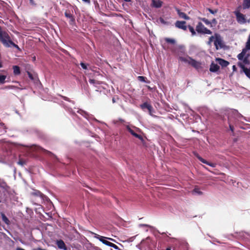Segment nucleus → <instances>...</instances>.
Returning <instances> with one entry per match:
<instances>
[{"instance_id": "obj_41", "label": "nucleus", "mask_w": 250, "mask_h": 250, "mask_svg": "<svg viewBox=\"0 0 250 250\" xmlns=\"http://www.w3.org/2000/svg\"><path fill=\"white\" fill-rule=\"evenodd\" d=\"M80 65L81 66V67L83 69H87V65L86 64H85L83 62H81L80 63Z\"/></svg>"}, {"instance_id": "obj_38", "label": "nucleus", "mask_w": 250, "mask_h": 250, "mask_svg": "<svg viewBox=\"0 0 250 250\" xmlns=\"http://www.w3.org/2000/svg\"><path fill=\"white\" fill-rule=\"evenodd\" d=\"M9 44H10V46H13L15 48L18 49V50H20V48H19V46L18 45L16 44L15 43H14L12 41L11 42V43H10Z\"/></svg>"}, {"instance_id": "obj_43", "label": "nucleus", "mask_w": 250, "mask_h": 250, "mask_svg": "<svg viewBox=\"0 0 250 250\" xmlns=\"http://www.w3.org/2000/svg\"><path fill=\"white\" fill-rule=\"evenodd\" d=\"M75 21V19H74V17H73L71 19H70L69 23L70 24H73L74 23Z\"/></svg>"}, {"instance_id": "obj_28", "label": "nucleus", "mask_w": 250, "mask_h": 250, "mask_svg": "<svg viewBox=\"0 0 250 250\" xmlns=\"http://www.w3.org/2000/svg\"><path fill=\"white\" fill-rule=\"evenodd\" d=\"M195 156H196V157L198 159V160L199 161H200L202 163H204V164H208V162L207 160H205L204 159H203V158H202L200 156H199L198 154H195Z\"/></svg>"}, {"instance_id": "obj_7", "label": "nucleus", "mask_w": 250, "mask_h": 250, "mask_svg": "<svg viewBox=\"0 0 250 250\" xmlns=\"http://www.w3.org/2000/svg\"><path fill=\"white\" fill-rule=\"evenodd\" d=\"M234 14L236 16L237 22L239 24H245L247 22V20L245 18V16L241 13L239 11L236 10L234 11Z\"/></svg>"}, {"instance_id": "obj_57", "label": "nucleus", "mask_w": 250, "mask_h": 250, "mask_svg": "<svg viewBox=\"0 0 250 250\" xmlns=\"http://www.w3.org/2000/svg\"><path fill=\"white\" fill-rule=\"evenodd\" d=\"M16 250H24V249H23L22 248H18L16 249Z\"/></svg>"}, {"instance_id": "obj_59", "label": "nucleus", "mask_w": 250, "mask_h": 250, "mask_svg": "<svg viewBox=\"0 0 250 250\" xmlns=\"http://www.w3.org/2000/svg\"><path fill=\"white\" fill-rule=\"evenodd\" d=\"M119 121H120L121 122H124V120L122 119H119Z\"/></svg>"}, {"instance_id": "obj_36", "label": "nucleus", "mask_w": 250, "mask_h": 250, "mask_svg": "<svg viewBox=\"0 0 250 250\" xmlns=\"http://www.w3.org/2000/svg\"><path fill=\"white\" fill-rule=\"evenodd\" d=\"M26 164V161H24V160H20L18 162V164L21 166H24V165H25Z\"/></svg>"}, {"instance_id": "obj_1", "label": "nucleus", "mask_w": 250, "mask_h": 250, "mask_svg": "<svg viewBox=\"0 0 250 250\" xmlns=\"http://www.w3.org/2000/svg\"><path fill=\"white\" fill-rule=\"evenodd\" d=\"M179 60L190 65L197 70L202 68V63L200 62L197 61L188 55L185 57L180 56L179 57Z\"/></svg>"}, {"instance_id": "obj_39", "label": "nucleus", "mask_w": 250, "mask_h": 250, "mask_svg": "<svg viewBox=\"0 0 250 250\" xmlns=\"http://www.w3.org/2000/svg\"><path fill=\"white\" fill-rule=\"evenodd\" d=\"M64 15L66 18H68L69 19H71L72 17H73L71 14L68 13L67 12H65L64 13Z\"/></svg>"}, {"instance_id": "obj_5", "label": "nucleus", "mask_w": 250, "mask_h": 250, "mask_svg": "<svg viewBox=\"0 0 250 250\" xmlns=\"http://www.w3.org/2000/svg\"><path fill=\"white\" fill-rule=\"evenodd\" d=\"M214 44L216 50L221 49L224 47L223 40L221 35L218 33H215V40Z\"/></svg>"}, {"instance_id": "obj_51", "label": "nucleus", "mask_w": 250, "mask_h": 250, "mask_svg": "<svg viewBox=\"0 0 250 250\" xmlns=\"http://www.w3.org/2000/svg\"><path fill=\"white\" fill-rule=\"evenodd\" d=\"M67 110H68V111L70 113H71L72 114H74L75 113L73 111L72 109L71 108H67Z\"/></svg>"}, {"instance_id": "obj_26", "label": "nucleus", "mask_w": 250, "mask_h": 250, "mask_svg": "<svg viewBox=\"0 0 250 250\" xmlns=\"http://www.w3.org/2000/svg\"><path fill=\"white\" fill-rule=\"evenodd\" d=\"M0 127L2 129L0 131V134H3L6 132V127L3 123H0Z\"/></svg>"}, {"instance_id": "obj_15", "label": "nucleus", "mask_w": 250, "mask_h": 250, "mask_svg": "<svg viewBox=\"0 0 250 250\" xmlns=\"http://www.w3.org/2000/svg\"><path fill=\"white\" fill-rule=\"evenodd\" d=\"M248 50H247V49L246 48H244L243 49L242 52L239 54L238 55H237V58L240 61H242L243 62H241L242 63H243V61L244 60V59L246 58V57H247L248 58V56L249 55H248L247 56H246L245 57V55H246V52L247 51H248Z\"/></svg>"}, {"instance_id": "obj_60", "label": "nucleus", "mask_w": 250, "mask_h": 250, "mask_svg": "<svg viewBox=\"0 0 250 250\" xmlns=\"http://www.w3.org/2000/svg\"><path fill=\"white\" fill-rule=\"evenodd\" d=\"M125 2H130L131 0H124Z\"/></svg>"}, {"instance_id": "obj_6", "label": "nucleus", "mask_w": 250, "mask_h": 250, "mask_svg": "<svg viewBox=\"0 0 250 250\" xmlns=\"http://www.w3.org/2000/svg\"><path fill=\"white\" fill-rule=\"evenodd\" d=\"M196 30L198 33L202 34H208L210 35L212 34V32L208 29L207 28L205 27L203 24L199 22L198 24L196 27Z\"/></svg>"}, {"instance_id": "obj_31", "label": "nucleus", "mask_w": 250, "mask_h": 250, "mask_svg": "<svg viewBox=\"0 0 250 250\" xmlns=\"http://www.w3.org/2000/svg\"><path fill=\"white\" fill-rule=\"evenodd\" d=\"M138 80L142 82H145V83H147L146 80V77L144 76H138L137 78Z\"/></svg>"}, {"instance_id": "obj_2", "label": "nucleus", "mask_w": 250, "mask_h": 250, "mask_svg": "<svg viewBox=\"0 0 250 250\" xmlns=\"http://www.w3.org/2000/svg\"><path fill=\"white\" fill-rule=\"evenodd\" d=\"M238 65L242 69L246 76L250 79V61L246 57L243 63L238 62Z\"/></svg>"}, {"instance_id": "obj_12", "label": "nucleus", "mask_w": 250, "mask_h": 250, "mask_svg": "<svg viewBox=\"0 0 250 250\" xmlns=\"http://www.w3.org/2000/svg\"><path fill=\"white\" fill-rule=\"evenodd\" d=\"M126 128L127 130L135 137L138 138L140 140H143V137L139 134H138L136 133L134 130L132 129L129 125H126Z\"/></svg>"}, {"instance_id": "obj_40", "label": "nucleus", "mask_w": 250, "mask_h": 250, "mask_svg": "<svg viewBox=\"0 0 250 250\" xmlns=\"http://www.w3.org/2000/svg\"><path fill=\"white\" fill-rule=\"evenodd\" d=\"M89 82L90 83L93 84H99V83L94 79H89Z\"/></svg>"}, {"instance_id": "obj_42", "label": "nucleus", "mask_w": 250, "mask_h": 250, "mask_svg": "<svg viewBox=\"0 0 250 250\" xmlns=\"http://www.w3.org/2000/svg\"><path fill=\"white\" fill-rule=\"evenodd\" d=\"M208 165L212 167H216V164L215 163H210V162H208Z\"/></svg>"}, {"instance_id": "obj_10", "label": "nucleus", "mask_w": 250, "mask_h": 250, "mask_svg": "<svg viewBox=\"0 0 250 250\" xmlns=\"http://www.w3.org/2000/svg\"><path fill=\"white\" fill-rule=\"evenodd\" d=\"M140 107L144 110H145L146 109H147L149 112V114L152 115L153 107L150 104L147 102H145L144 104H141Z\"/></svg>"}, {"instance_id": "obj_33", "label": "nucleus", "mask_w": 250, "mask_h": 250, "mask_svg": "<svg viewBox=\"0 0 250 250\" xmlns=\"http://www.w3.org/2000/svg\"><path fill=\"white\" fill-rule=\"evenodd\" d=\"M165 41L167 43H169L171 44H174L175 43V41L174 39H170V38H166Z\"/></svg>"}, {"instance_id": "obj_27", "label": "nucleus", "mask_w": 250, "mask_h": 250, "mask_svg": "<svg viewBox=\"0 0 250 250\" xmlns=\"http://www.w3.org/2000/svg\"><path fill=\"white\" fill-rule=\"evenodd\" d=\"M1 218L2 221L7 225H8L10 223L9 220L7 218V217L5 216V215L4 213H1Z\"/></svg>"}, {"instance_id": "obj_62", "label": "nucleus", "mask_w": 250, "mask_h": 250, "mask_svg": "<svg viewBox=\"0 0 250 250\" xmlns=\"http://www.w3.org/2000/svg\"><path fill=\"white\" fill-rule=\"evenodd\" d=\"M2 67V65L1 63V62H0V68H1Z\"/></svg>"}, {"instance_id": "obj_32", "label": "nucleus", "mask_w": 250, "mask_h": 250, "mask_svg": "<svg viewBox=\"0 0 250 250\" xmlns=\"http://www.w3.org/2000/svg\"><path fill=\"white\" fill-rule=\"evenodd\" d=\"M206 25H210L211 24V22L209 21L208 19L203 18L200 19Z\"/></svg>"}, {"instance_id": "obj_25", "label": "nucleus", "mask_w": 250, "mask_h": 250, "mask_svg": "<svg viewBox=\"0 0 250 250\" xmlns=\"http://www.w3.org/2000/svg\"><path fill=\"white\" fill-rule=\"evenodd\" d=\"M31 194L33 195L40 197L41 199H43V194L39 190H35Z\"/></svg>"}, {"instance_id": "obj_54", "label": "nucleus", "mask_w": 250, "mask_h": 250, "mask_svg": "<svg viewBox=\"0 0 250 250\" xmlns=\"http://www.w3.org/2000/svg\"><path fill=\"white\" fill-rule=\"evenodd\" d=\"M39 149H42V150L43 151H46V152H49V151H47V150H46L44 149L43 148H42V147H39Z\"/></svg>"}, {"instance_id": "obj_9", "label": "nucleus", "mask_w": 250, "mask_h": 250, "mask_svg": "<svg viewBox=\"0 0 250 250\" xmlns=\"http://www.w3.org/2000/svg\"><path fill=\"white\" fill-rule=\"evenodd\" d=\"M93 233L94 235V238L98 239L100 241H101V242H102L105 245H107V242H108V241L106 239H109V240H110L113 241H115V240H114L112 238L100 236V235H99L96 233Z\"/></svg>"}, {"instance_id": "obj_44", "label": "nucleus", "mask_w": 250, "mask_h": 250, "mask_svg": "<svg viewBox=\"0 0 250 250\" xmlns=\"http://www.w3.org/2000/svg\"><path fill=\"white\" fill-rule=\"evenodd\" d=\"M63 99L65 100V101H67L69 102L70 103H72L73 104H74V102L73 101H70L69 100V99L66 97H63Z\"/></svg>"}, {"instance_id": "obj_20", "label": "nucleus", "mask_w": 250, "mask_h": 250, "mask_svg": "<svg viewBox=\"0 0 250 250\" xmlns=\"http://www.w3.org/2000/svg\"><path fill=\"white\" fill-rule=\"evenodd\" d=\"M0 188L6 191H8L10 189V187L4 182H0Z\"/></svg>"}, {"instance_id": "obj_49", "label": "nucleus", "mask_w": 250, "mask_h": 250, "mask_svg": "<svg viewBox=\"0 0 250 250\" xmlns=\"http://www.w3.org/2000/svg\"><path fill=\"white\" fill-rule=\"evenodd\" d=\"M112 248H113L114 249H115V250H121V249H120L119 248V247L116 245L115 244H113V247H112Z\"/></svg>"}, {"instance_id": "obj_34", "label": "nucleus", "mask_w": 250, "mask_h": 250, "mask_svg": "<svg viewBox=\"0 0 250 250\" xmlns=\"http://www.w3.org/2000/svg\"><path fill=\"white\" fill-rule=\"evenodd\" d=\"M214 40H215V34L213 36H212L209 37L208 41V45H210L212 42H214Z\"/></svg>"}, {"instance_id": "obj_3", "label": "nucleus", "mask_w": 250, "mask_h": 250, "mask_svg": "<svg viewBox=\"0 0 250 250\" xmlns=\"http://www.w3.org/2000/svg\"><path fill=\"white\" fill-rule=\"evenodd\" d=\"M11 41L8 34L6 31H2L0 26V42L4 46L9 47Z\"/></svg>"}, {"instance_id": "obj_17", "label": "nucleus", "mask_w": 250, "mask_h": 250, "mask_svg": "<svg viewBox=\"0 0 250 250\" xmlns=\"http://www.w3.org/2000/svg\"><path fill=\"white\" fill-rule=\"evenodd\" d=\"M176 10L180 18L186 20H188L190 19V18L185 13L180 11L178 8H176Z\"/></svg>"}, {"instance_id": "obj_37", "label": "nucleus", "mask_w": 250, "mask_h": 250, "mask_svg": "<svg viewBox=\"0 0 250 250\" xmlns=\"http://www.w3.org/2000/svg\"><path fill=\"white\" fill-rule=\"evenodd\" d=\"M207 10H208V11H209L211 14H213V15H214V14H216V13L217 12V11H218V10H217V9H215V10H212L211 9L209 8H207Z\"/></svg>"}, {"instance_id": "obj_11", "label": "nucleus", "mask_w": 250, "mask_h": 250, "mask_svg": "<svg viewBox=\"0 0 250 250\" xmlns=\"http://www.w3.org/2000/svg\"><path fill=\"white\" fill-rule=\"evenodd\" d=\"M186 22L185 21H177L175 23V26L179 29H182L185 31L187 30V26L186 25Z\"/></svg>"}, {"instance_id": "obj_18", "label": "nucleus", "mask_w": 250, "mask_h": 250, "mask_svg": "<svg viewBox=\"0 0 250 250\" xmlns=\"http://www.w3.org/2000/svg\"><path fill=\"white\" fill-rule=\"evenodd\" d=\"M220 69V66L215 63H211L210 65L209 71L211 72H216Z\"/></svg>"}, {"instance_id": "obj_63", "label": "nucleus", "mask_w": 250, "mask_h": 250, "mask_svg": "<svg viewBox=\"0 0 250 250\" xmlns=\"http://www.w3.org/2000/svg\"><path fill=\"white\" fill-rule=\"evenodd\" d=\"M141 226H148V225H145V224H142Z\"/></svg>"}, {"instance_id": "obj_52", "label": "nucleus", "mask_w": 250, "mask_h": 250, "mask_svg": "<svg viewBox=\"0 0 250 250\" xmlns=\"http://www.w3.org/2000/svg\"><path fill=\"white\" fill-rule=\"evenodd\" d=\"M83 2L89 4L90 3V0H82Z\"/></svg>"}, {"instance_id": "obj_24", "label": "nucleus", "mask_w": 250, "mask_h": 250, "mask_svg": "<svg viewBox=\"0 0 250 250\" xmlns=\"http://www.w3.org/2000/svg\"><path fill=\"white\" fill-rule=\"evenodd\" d=\"M250 7V0H244L243 3V8L247 9Z\"/></svg>"}, {"instance_id": "obj_23", "label": "nucleus", "mask_w": 250, "mask_h": 250, "mask_svg": "<svg viewBox=\"0 0 250 250\" xmlns=\"http://www.w3.org/2000/svg\"><path fill=\"white\" fill-rule=\"evenodd\" d=\"M234 123V121L231 120L230 116H228V124L229 125V129L233 133L234 132V127L232 125V124Z\"/></svg>"}, {"instance_id": "obj_29", "label": "nucleus", "mask_w": 250, "mask_h": 250, "mask_svg": "<svg viewBox=\"0 0 250 250\" xmlns=\"http://www.w3.org/2000/svg\"><path fill=\"white\" fill-rule=\"evenodd\" d=\"M6 78V75H0V84H3L5 83Z\"/></svg>"}, {"instance_id": "obj_55", "label": "nucleus", "mask_w": 250, "mask_h": 250, "mask_svg": "<svg viewBox=\"0 0 250 250\" xmlns=\"http://www.w3.org/2000/svg\"><path fill=\"white\" fill-rule=\"evenodd\" d=\"M112 101L113 103H115L116 102V99L115 98H113Z\"/></svg>"}, {"instance_id": "obj_8", "label": "nucleus", "mask_w": 250, "mask_h": 250, "mask_svg": "<svg viewBox=\"0 0 250 250\" xmlns=\"http://www.w3.org/2000/svg\"><path fill=\"white\" fill-rule=\"evenodd\" d=\"M77 112L81 114L82 116H83L84 118H85L89 121H95L97 122H99V121L95 119L92 115L89 114L88 113L84 110H83L82 109H79L77 111Z\"/></svg>"}, {"instance_id": "obj_64", "label": "nucleus", "mask_w": 250, "mask_h": 250, "mask_svg": "<svg viewBox=\"0 0 250 250\" xmlns=\"http://www.w3.org/2000/svg\"><path fill=\"white\" fill-rule=\"evenodd\" d=\"M167 250H171L170 249L167 248Z\"/></svg>"}, {"instance_id": "obj_56", "label": "nucleus", "mask_w": 250, "mask_h": 250, "mask_svg": "<svg viewBox=\"0 0 250 250\" xmlns=\"http://www.w3.org/2000/svg\"><path fill=\"white\" fill-rule=\"evenodd\" d=\"M13 87H14L13 86H6L5 87V88H12Z\"/></svg>"}, {"instance_id": "obj_14", "label": "nucleus", "mask_w": 250, "mask_h": 250, "mask_svg": "<svg viewBox=\"0 0 250 250\" xmlns=\"http://www.w3.org/2000/svg\"><path fill=\"white\" fill-rule=\"evenodd\" d=\"M248 50H247V49L246 48H244L243 49L242 52L239 54L238 55H237V58L240 61H242L243 62H241L242 63H243V61L244 60V59L246 58V57H247L248 58V56L249 55H248L247 56H246L245 57V55H246V52L247 51H248Z\"/></svg>"}, {"instance_id": "obj_58", "label": "nucleus", "mask_w": 250, "mask_h": 250, "mask_svg": "<svg viewBox=\"0 0 250 250\" xmlns=\"http://www.w3.org/2000/svg\"><path fill=\"white\" fill-rule=\"evenodd\" d=\"M118 121H117V120H116H116H114V121H113V123H114V124H116L118 123Z\"/></svg>"}, {"instance_id": "obj_46", "label": "nucleus", "mask_w": 250, "mask_h": 250, "mask_svg": "<svg viewBox=\"0 0 250 250\" xmlns=\"http://www.w3.org/2000/svg\"><path fill=\"white\" fill-rule=\"evenodd\" d=\"M210 22L211 23H213L214 25H216L217 23V21L215 19H213Z\"/></svg>"}, {"instance_id": "obj_47", "label": "nucleus", "mask_w": 250, "mask_h": 250, "mask_svg": "<svg viewBox=\"0 0 250 250\" xmlns=\"http://www.w3.org/2000/svg\"><path fill=\"white\" fill-rule=\"evenodd\" d=\"M27 74L28 75V77H29V78L31 80H33V77L32 76V75L31 74L30 72H27Z\"/></svg>"}, {"instance_id": "obj_19", "label": "nucleus", "mask_w": 250, "mask_h": 250, "mask_svg": "<svg viewBox=\"0 0 250 250\" xmlns=\"http://www.w3.org/2000/svg\"><path fill=\"white\" fill-rule=\"evenodd\" d=\"M216 60L217 61L218 63L222 67H226L229 64V62L228 61L221 58H218L216 59Z\"/></svg>"}, {"instance_id": "obj_61", "label": "nucleus", "mask_w": 250, "mask_h": 250, "mask_svg": "<svg viewBox=\"0 0 250 250\" xmlns=\"http://www.w3.org/2000/svg\"><path fill=\"white\" fill-rule=\"evenodd\" d=\"M36 250H43V249H42L41 248H38L37 249H36Z\"/></svg>"}, {"instance_id": "obj_30", "label": "nucleus", "mask_w": 250, "mask_h": 250, "mask_svg": "<svg viewBox=\"0 0 250 250\" xmlns=\"http://www.w3.org/2000/svg\"><path fill=\"white\" fill-rule=\"evenodd\" d=\"M188 28L190 32L191 33V35L192 36H195L196 34L195 31L192 26L188 25Z\"/></svg>"}, {"instance_id": "obj_16", "label": "nucleus", "mask_w": 250, "mask_h": 250, "mask_svg": "<svg viewBox=\"0 0 250 250\" xmlns=\"http://www.w3.org/2000/svg\"><path fill=\"white\" fill-rule=\"evenodd\" d=\"M56 245L59 249L63 250H67L65 243L62 240H59L56 241Z\"/></svg>"}, {"instance_id": "obj_53", "label": "nucleus", "mask_w": 250, "mask_h": 250, "mask_svg": "<svg viewBox=\"0 0 250 250\" xmlns=\"http://www.w3.org/2000/svg\"><path fill=\"white\" fill-rule=\"evenodd\" d=\"M232 69H233V71H235L236 70L237 68H236V67L235 65H234L232 66Z\"/></svg>"}, {"instance_id": "obj_35", "label": "nucleus", "mask_w": 250, "mask_h": 250, "mask_svg": "<svg viewBox=\"0 0 250 250\" xmlns=\"http://www.w3.org/2000/svg\"><path fill=\"white\" fill-rule=\"evenodd\" d=\"M193 192H195V193H196L197 194H198V195H201L202 194V192L199 189V188H195L194 189H193Z\"/></svg>"}, {"instance_id": "obj_50", "label": "nucleus", "mask_w": 250, "mask_h": 250, "mask_svg": "<svg viewBox=\"0 0 250 250\" xmlns=\"http://www.w3.org/2000/svg\"><path fill=\"white\" fill-rule=\"evenodd\" d=\"M29 2H30V3L33 5V6H35L36 5V3H35L34 0H29Z\"/></svg>"}, {"instance_id": "obj_13", "label": "nucleus", "mask_w": 250, "mask_h": 250, "mask_svg": "<svg viewBox=\"0 0 250 250\" xmlns=\"http://www.w3.org/2000/svg\"><path fill=\"white\" fill-rule=\"evenodd\" d=\"M248 50H247V49L246 48H244L243 49L242 52L239 54L238 55H237V58L240 61H242L243 62H241L242 63H243V61L244 60V59L246 58V57H247L248 58V56L249 55H248L247 56H246L245 57V55H246V52L247 51H248Z\"/></svg>"}, {"instance_id": "obj_21", "label": "nucleus", "mask_w": 250, "mask_h": 250, "mask_svg": "<svg viewBox=\"0 0 250 250\" xmlns=\"http://www.w3.org/2000/svg\"><path fill=\"white\" fill-rule=\"evenodd\" d=\"M13 73L15 75H19L21 74L20 68L18 65H14L13 66Z\"/></svg>"}, {"instance_id": "obj_4", "label": "nucleus", "mask_w": 250, "mask_h": 250, "mask_svg": "<svg viewBox=\"0 0 250 250\" xmlns=\"http://www.w3.org/2000/svg\"><path fill=\"white\" fill-rule=\"evenodd\" d=\"M229 116H230V118L234 122L235 120H239L240 118H243L246 121L250 122V120L247 119L246 117H244L242 115H241L237 110H232L229 113Z\"/></svg>"}, {"instance_id": "obj_48", "label": "nucleus", "mask_w": 250, "mask_h": 250, "mask_svg": "<svg viewBox=\"0 0 250 250\" xmlns=\"http://www.w3.org/2000/svg\"><path fill=\"white\" fill-rule=\"evenodd\" d=\"M113 244H114L113 243L108 241L107 244L106 245L108 246H109L110 247H113Z\"/></svg>"}, {"instance_id": "obj_22", "label": "nucleus", "mask_w": 250, "mask_h": 250, "mask_svg": "<svg viewBox=\"0 0 250 250\" xmlns=\"http://www.w3.org/2000/svg\"><path fill=\"white\" fill-rule=\"evenodd\" d=\"M162 2L160 0H152V6L155 8H160L162 6Z\"/></svg>"}, {"instance_id": "obj_45", "label": "nucleus", "mask_w": 250, "mask_h": 250, "mask_svg": "<svg viewBox=\"0 0 250 250\" xmlns=\"http://www.w3.org/2000/svg\"><path fill=\"white\" fill-rule=\"evenodd\" d=\"M160 22L162 23V24H166L167 23V22L163 18H160Z\"/></svg>"}]
</instances>
